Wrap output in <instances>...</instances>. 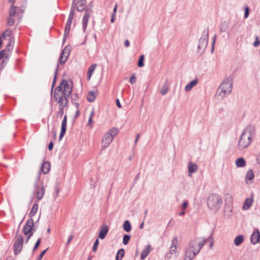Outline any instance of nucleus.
Listing matches in <instances>:
<instances>
[{"instance_id": "nucleus-10", "label": "nucleus", "mask_w": 260, "mask_h": 260, "mask_svg": "<svg viewBox=\"0 0 260 260\" xmlns=\"http://www.w3.org/2000/svg\"><path fill=\"white\" fill-rule=\"evenodd\" d=\"M34 221L32 218H29L24 225L22 232L25 235H27L32 233Z\"/></svg>"}, {"instance_id": "nucleus-42", "label": "nucleus", "mask_w": 260, "mask_h": 260, "mask_svg": "<svg viewBox=\"0 0 260 260\" xmlns=\"http://www.w3.org/2000/svg\"><path fill=\"white\" fill-rule=\"evenodd\" d=\"M131 239V236L129 235L124 234L122 239V243L126 245H127Z\"/></svg>"}, {"instance_id": "nucleus-2", "label": "nucleus", "mask_w": 260, "mask_h": 260, "mask_svg": "<svg viewBox=\"0 0 260 260\" xmlns=\"http://www.w3.org/2000/svg\"><path fill=\"white\" fill-rule=\"evenodd\" d=\"M233 77L229 76L225 78L220 84L217 90V93L221 98H224L230 94L233 89Z\"/></svg>"}, {"instance_id": "nucleus-7", "label": "nucleus", "mask_w": 260, "mask_h": 260, "mask_svg": "<svg viewBox=\"0 0 260 260\" xmlns=\"http://www.w3.org/2000/svg\"><path fill=\"white\" fill-rule=\"evenodd\" d=\"M69 82L71 83V85H70L68 81L65 79H62L61 81V85L62 86L63 88L62 94L67 96H70L73 91V82L71 80H70Z\"/></svg>"}, {"instance_id": "nucleus-46", "label": "nucleus", "mask_w": 260, "mask_h": 260, "mask_svg": "<svg viewBox=\"0 0 260 260\" xmlns=\"http://www.w3.org/2000/svg\"><path fill=\"white\" fill-rule=\"evenodd\" d=\"M12 17L13 16H11V17H9L7 19V25L8 26H11L13 25V24L14 23L15 19Z\"/></svg>"}, {"instance_id": "nucleus-29", "label": "nucleus", "mask_w": 260, "mask_h": 260, "mask_svg": "<svg viewBox=\"0 0 260 260\" xmlns=\"http://www.w3.org/2000/svg\"><path fill=\"white\" fill-rule=\"evenodd\" d=\"M236 165L237 167L242 168L246 166V161L243 157H239L237 158L235 162Z\"/></svg>"}, {"instance_id": "nucleus-50", "label": "nucleus", "mask_w": 260, "mask_h": 260, "mask_svg": "<svg viewBox=\"0 0 260 260\" xmlns=\"http://www.w3.org/2000/svg\"><path fill=\"white\" fill-rule=\"evenodd\" d=\"M249 15V8L248 6L244 7V17L245 19L247 18Z\"/></svg>"}, {"instance_id": "nucleus-53", "label": "nucleus", "mask_w": 260, "mask_h": 260, "mask_svg": "<svg viewBox=\"0 0 260 260\" xmlns=\"http://www.w3.org/2000/svg\"><path fill=\"white\" fill-rule=\"evenodd\" d=\"M5 57H6V58H7L8 54H6V50L3 49L0 51V60Z\"/></svg>"}, {"instance_id": "nucleus-23", "label": "nucleus", "mask_w": 260, "mask_h": 260, "mask_svg": "<svg viewBox=\"0 0 260 260\" xmlns=\"http://www.w3.org/2000/svg\"><path fill=\"white\" fill-rule=\"evenodd\" d=\"M58 68H59V64H58V63H57L56 65V67L55 72H54L53 79V81H52V85H51V95L53 93V88H54V87L55 85L56 82L57 74H58Z\"/></svg>"}, {"instance_id": "nucleus-12", "label": "nucleus", "mask_w": 260, "mask_h": 260, "mask_svg": "<svg viewBox=\"0 0 260 260\" xmlns=\"http://www.w3.org/2000/svg\"><path fill=\"white\" fill-rule=\"evenodd\" d=\"M206 241L207 239H203L201 242H198L197 239H194L190 242L191 247L196 248L197 251V253H199L205 244Z\"/></svg>"}, {"instance_id": "nucleus-30", "label": "nucleus", "mask_w": 260, "mask_h": 260, "mask_svg": "<svg viewBox=\"0 0 260 260\" xmlns=\"http://www.w3.org/2000/svg\"><path fill=\"white\" fill-rule=\"evenodd\" d=\"M96 67V64L94 63V64H92L88 68V72H87V80H89L90 79V78L93 74V72L95 70Z\"/></svg>"}, {"instance_id": "nucleus-52", "label": "nucleus", "mask_w": 260, "mask_h": 260, "mask_svg": "<svg viewBox=\"0 0 260 260\" xmlns=\"http://www.w3.org/2000/svg\"><path fill=\"white\" fill-rule=\"evenodd\" d=\"M49 248H46L45 250L42 251L40 255L37 257V259L36 260H41L42 257H43V256L45 255V254L46 253V251L48 250Z\"/></svg>"}, {"instance_id": "nucleus-32", "label": "nucleus", "mask_w": 260, "mask_h": 260, "mask_svg": "<svg viewBox=\"0 0 260 260\" xmlns=\"http://www.w3.org/2000/svg\"><path fill=\"white\" fill-rule=\"evenodd\" d=\"M76 7V0H73L68 18L73 19Z\"/></svg>"}, {"instance_id": "nucleus-5", "label": "nucleus", "mask_w": 260, "mask_h": 260, "mask_svg": "<svg viewBox=\"0 0 260 260\" xmlns=\"http://www.w3.org/2000/svg\"><path fill=\"white\" fill-rule=\"evenodd\" d=\"M209 39V28H206L203 32L201 38L199 39L198 46V51L204 52L208 45Z\"/></svg>"}, {"instance_id": "nucleus-20", "label": "nucleus", "mask_w": 260, "mask_h": 260, "mask_svg": "<svg viewBox=\"0 0 260 260\" xmlns=\"http://www.w3.org/2000/svg\"><path fill=\"white\" fill-rule=\"evenodd\" d=\"M169 87V81L168 80H166L165 82L164 83L162 86L161 87L160 90V93L162 95L166 94L168 91Z\"/></svg>"}, {"instance_id": "nucleus-41", "label": "nucleus", "mask_w": 260, "mask_h": 260, "mask_svg": "<svg viewBox=\"0 0 260 260\" xmlns=\"http://www.w3.org/2000/svg\"><path fill=\"white\" fill-rule=\"evenodd\" d=\"M144 58L145 56L143 54L140 56L137 63V65L139 67H143L144 66Z\"/></svg>"}, {"instance_id": "nucleus-58", "label": "nucleus", "mask_w": 260, "mask_h": 260, "mask_svg": "<svg viewBox=\"0 0 260 260\" xmlns=\"http://www.w3.org/2000/svg\"><path fill=\"white\" fill-rule=\"evenodd\" d=\"M188 201H184L181 206L182 209L183 210H185L188 207Z\"/></svg>"}, {"instance_id": "nucleus-55", "label": "nucleus", "mask_w": 260, "mask_h": 260, "mask_svg": "<svg viewBox=\"0 0 260 260\" xmlns=\"http://www.w3.org/2000/svg\"><path fill=\"white\" fill-rule=\"evenodd\" d=\"M260 45V41L259 40L258 37L256 36L255 39V41L253 43V46L254 47H258Z\"/></svg>"}, {"instance_id": "nucleus-63", "label": "nucleus", "mask_w": 260, "mask_h": 260, "mask_svg": "<svg viewBox=\"0 0 260 260\" xmlns=\"http://www.w3.org/2000/svg\"><path fill=\"white\" fill-rule=\"evenodd\" d=\"M51 134H52L53 135V139L54 140H56V132L55 129H52V131H51Z\"/></svg>"}, {"instance_id": "nucleus-43", "label": "nucleus", "mask_w": 260, "mask_h": 260, "mask_svg": "<svg viewBox=\"0 0 260 260\" xmlns=\"http://www.w3.org/2000/svg\"><path fill=\"white\" fill-rule=\"evenodd\" d=\"M60 191L59 187V183L58 182L56 183L54 188V192L53 193V196L54 197H57L58 195V193Z\"/></svg>"}, {"instance_id": "nucleus-28", "label": "nucleus", "mask_w": 260, "mask_h": 260, "mask_svg": "<svg viewBox=\"0 0 260 260\" xmlns=\"http://www.w3.org/2000/svg\"><path fill=\"white\" fill-rule=\"evenodd\" d=\"M244 240V237L243 235H240L237 236L234 241L235 245L237 246L240 245Z\"/></svg>"}, {"instance_id": "nucleus-13", "label": "nucleus", "mask_w": 260, "mask_h": 260, "mask_svg": "<svg viewBox=\"0 0 260 260\" xmlns=\"http://www.w3.org/2000/svg\"><path fill=\"white\" fill-rule=\"evenodd\" d=\"M251 243L255 245L257 243H260V232L258 229H255L253 233L250 236Z\"/></svg>"}, {"instance_id": "nucleus-25", "label": "nucleus", "mask_w": 260, "mask_h": 260, "mask_svg": "<svg viewBox=\"0 0 260 260\" xmlns=\"http://www.w3.org/2000/svg\"><path fill=\"white\" fill-rule=\"evenodd\" d=\"M14 44V38L13 37H11V38L9 39V41L6 45V51H8V52L11 51L13 50V46Z\"/></svg>"}, {"instance_id": "nucleus-39", "label": "nucleus", "mask_w": 260, "mask_h": 260, "mask_svg": "<svg viewBox=\"0 0 260 260\" xmlns=\"http://www.w3.org/2000/svg\"><path fill=\"white\" fill-rule=\"evenodd\" d=\"M96 98V95L94 92L91 91L88 92L87 96V100L89 102H93Z\"/></svg>"}, {"instance_id": "nucleus-31", "label": "nucleus", "mask_w": 260, "mask_h": 260, "mask_svg": "<svg viewBox=\"0 0 260 260\" xmlns=\"http://www.w3.org/2000/svg\"><path fill=\"white\" fill-rule=\"evenodd\" d=\"M229 23L227 21H224L220 23L219 25V31L220 32H225L228 28Z\"/></svg>"}, {"instance_id": "nucleus-45", "label": "nucleus", "mask_w": 260, "mask_h": 260, "mask_svg": "<svg viewBox=\"0 0 260 260\" xmlns=\"http://www.w3.org/2000/svg\"><path fill=\"white\" fill-rule=\"evenodd\" d=\"M41 178V171H39L36 178V183L35 184V187L38 188L39 186V182Z\"/></svg>"}, {"instance_id": "nucleus-35", "label": "nucleus", "mask_w": 260, "mask_h": 260, "mask_svg": "<svg viewBox=\"0 0 260 260\" xmlns=\"http://www.w3.org/2000/svg\"><path fill=\"white\" fill-rule=\"evenodd\" d=\"M123 229L126 232H129L132 230V225L130 222L126 220H125L123 224Z\"/></svg>"}, {"instance_id": "nucleus-64", "label": "nucleus", "mask_w": 260, "mask_h": 260, "mask_svg": "<svg viewBox=\"0 0 260 260\" xmlns=\"http://www.w3.org/2000/svg\"><path fill=\"white\" fill-rule=\"evenodd\" d=\"M116 105L117 106V107H118L119 108H121V105L120 101L118 99H117L116 100Z\"/></svg>"}, {"instance_id": "nucleus-36", "label": "nucleus", "mask_w": 260, "mask_h": 260, "mask_svg": "<svg viewBox=\"0 0 260 260\" xmlns=\"http://www.w3.org/2000/svg\"><path fill=\"white\" fill-rule=\"evenodd\" d=\"M71 49V46L70 45H68L64 47V48L62 50L60 54L64 55L66 57H68L70 51Z\"/></svg>"}, {"instance_id": "nucleus-37", "label": "nucleus", "mask_w": 260, "mask_h": 260, "mask_svg": "<svg viewBox=\"0 0 260 260\" xmlns=\"http://www.w3.org/2000/svg\"><path fill=\"white\" fill-rule=\"evenodd\" d=\"M62 91H63V88H62V86L61 85V82H60L59 85L55 88V89L54 90V92L53 95H54V97L57 96L58 95H59V94H61Z\"/></svg>"}, {"instance_id": "nucleus-51", "label": "nucleus", "mask_w": 260, "mask_h": 260, "mask_svg": "<svg viewBox=\"0 0 260 260\" xmlns=\"http://www.w3.org/2000/svg\"><path fill=\"white\" fill-rule=\"evenodd\" d=\"M78 99V96L77 94H76V93L73 94L71 95L72 103L73 104V103H76Z\"/></svg>"}, {"instance_id": "nucleus-15", "label": "nucleus", "mask_w": 260, "mask_h": 260, "mask_svg": "<svg viewBox=\"0 0 260 260\" xmlns=\"http://www.w3.org/2000/svg\"><path fill=\"white\" fill-rule=\"evenodd\" d=\"M109 231V227L108 225H103L100 228L98 238L101 239H104L106 237Z\"/></svg>"}, {"instance_id": "nucleus-48", "label": "nucleus", "mask_w": 260, "mask_h": 260, "mask_svg": "<svg viewBox=\"0 0 260 260\" xmlns=\"http://www.w3.org/2000/svg\"><path fill=\"white\" fill-rule=\"evenodd\" d=\"M41 240H42L41 238H39L37 240V242H36V243L34 246V248L32 249L33 252H35L38 248V247H39L40 244L41 243Z\"/></svg>"}, {"instance_id": "nucleus-19", "label": "nucleus", "mask_w": 260, "mask_h": 260, "mask_svg": "<svg viewBox=\"0 0 260 260\" xmlns=\"http://www.w3.org/2000/svg\"><path fill=\"white\" fill-rule=\"evenodd\" d=\"M178 244V237H174L172 240L171 246L170 247V252L171 254L176 252L177 250V245Z\"/></svg>"}, {"instance_id": "nucleus-26", "label": "nucleus", "mask_w": 260, "mask_h": 260, "mask_svg": "<svg viewBox=\"0 0 260 260\" xmlns=\"http://www.w3.org/2000/svg\"><path fill=\"white\" fill-rule=\"evenodd\" d=\"M38 210V204L35 203L33 204L30 212L28 214L30 218H32L37 213Z\"/></svg>"}, {"instance_id": "nucleus-8", "label": "nucleus", "mask_w": 260, "mask_h": 260, "mask_svg": "<svg viewBox=\"0 0 260 260\" xmlns=\"http://www.w3.org/2000/svg\"><path fill=\"white\" fill-rule=\"evenodd\" d=\"M69 96L61 93L56 97L53 95V98L54 101L58 104L59 107H67L68 104V98Z\"/></svg>"}, {"instance_id": "nucleus-14", "label": "nucleus", "mask_w": 260, "mask_h": 260, "mask_svg": "<svg viewBox=\"0 0 260 260\" xmlns=\"http://www.w3.org/2000/svg\"><path fill=\"white\" fill-rule=\"evenodd\" d=\"M86 0H77L76 3V10L79 12L85 11L87 8L86 7Z\"/></svg>"}, {"instance_id": "nucleus-54", "label": "nucleus", "mask_w": 260, "mask_h": 260, "mask_svg": "<svg viewBox=\"0 0 260 260\" xmlns=\"http://www.w3.org/2000/svg\"><path fill=\"white\" fill-rule=\"evenodd\" d=\"M129 82L131 84H134L136 82V77L135 74H133L130 78Z\"/></svg>"}, {"instance_id": "nucleus-6", "label": "nucleus", "mask_w": 260, "mask_h": 260, "mask_svg": "<svg viewBox=\"0 0 260 260\" xmlns=\"http://www.w3.org/2000/svg\"><path fill=\"white\" fill-rule=\"evenodd\" d=\"M18 233L19 231L17 230L15 237V241L13 245L14 253L15 255L20 253L23 247V237L22 235Z\"/></svg>"}, {"instance_id": "nucleus-9", "label": "nucleus", "mask_w": 260, "mask_h": 260, "mask_svg": "<svg viewBox=\"0 0 260 260\" xmlns=\"http://www.w3.org/2000/svg\"><path fill=\"white\" fill-rule=\"evenodd\" d=\"M85 11V13L82 19V28L84 32L86 30L89 18H90L91 14L92 13V11L91 8H87Z\"/></svg>"}, {"instance_id": "nucleus-49", "label": "nucleus", "mask_w": 260, "mask_h": 260, "mask_svg": "<svg viewBox=\"0 0 260 260\" xmlns=\"http://www.w3.org/2000/svg\"><path fill=\"white\" fill-rule=\"evenodd\" d=\"M17 7L12 6L10 11V16H14L16 13Z\"/></svg>"}, {"instance_id": "nucleus-3", "label": "nucleus", "mask_w": 260, "mask_h": 260, "mask_svg": "<svg viewBox=\"0 0 260 260\" xmlns=\"http://www.w3.org/2000/svg\"><path fill=\"white\" fill-rule=\"evenodd\" d=\"M222 203V198L218 194L212 193L208 197L207 205L209 209L215 212L217 211L221 207Z\"/></svg>"}, {"instance_id": "nucleus-21", "label": "nucleus", "mask_w": 260, "mask_h": 260, "mask_svg": "<svg viewBox=\"0 0 260 260\" xmlns=\"http://www.w3.org/2000/svg\"><path fill=\"white\" fill-rule=\"evenodd\" d=\"M198 82V79H194V80L189 82L185 86V90L186 91H189L191 90L193 87L196 86Z\"/></svg>"}, {"instance_id": "nucleus-22", "label": "nucleus", "mask_w": 260, "mask_h": 260, "mask_svg": "<svg viewBox=\"0 0 260 260\" xmlns=\"http://www.w3.org/2000/svg\"><path fill=\"white\" fill-rule=\"evenodd\" d=\"M151 249V246L150 245H147L144 249L142 251L141 254V259H144L148 255V254L150 252Z\"/></svg>"}, {"instance_id": "nucleus-62", "label": "nucleus", "mask_w": 260, "mask_h": 260, "mask_svg": "<svg viewBox=\"0 0 260 260\" xmlns=\"http://www.w3.org/2000/svg\"><path fill=\"white\" fill-rule=\"evenodd\" d=\"M140 173H138L137 175L135 176L134 179V182L135 183H136L137 182V180H138L139 179H140Z\"/></svg>"}, {"instance_id": "nucleus-34", "label": "nucleus", "mask_w": 260, "mask_h": 260, "mask_svg": "<svg viewBox=\"0 0 260 260\" xmlns=\"http://www.w3.org/2000/svg\"><path fill=\"white\" fill-rule=\"evenodd\" d=\"M125 254V250L123 248L120 249L117 252L115 259L116 260H121Z\"/></svg>"}, {"instance_id": "nucleus-56", "label": "nucleus", "mask_w": 260, "mask_h": 260, "mask_svg": "<svg viewBox=\"0 0 260 260\" xmlns=\"http://www.w3.org/2000/svg\"><path fill=\"white\" fill-rule=\"evenodd\" d=\"M66 107H59V111L57 113L58 115L61 117L63 114L64 108Z\"/></svg>"}, {"instance_id": "nucleus-16", "label": "nucleus", "mask_w": 260, "mask_h": 260, "mask_svg": "<svg viewBox=\"0 0 260 260\" xmlns=\"http://www.w3.org/2000/svg\"><path fill=\"white\" fill-rule=\"evenodd\" d=\"M188 176H191L192 174L198 171V166L196 164L190 161L188 164Z\"/></svg>"}, {"instance_id": "nucleus-11", "label": "nucleus", "mask_w": 260, "mask_h": 260, "mask_svg": "<svg viewBox=\"0 0 260 260\" xmlns=\"http://www.w3.org/2000/svg\"><path fill=\"white\" fill-rule=\"evenodd\" d=\"M196 252H197L196 249L191 247L190 243L188 247L186 249L185 256L188 258V260H192L199 253Z\"/></svg>"}, {"instance_id": "nucleus-1", "label": "nucleus", "mask_w": 260, "mask_h": 260, "mask_svg": "<svg viewBox=\"0 0 260 260\" xmlns=\"http://www.w3.org/2000/svg\"><path fill=\"white\" fill-rule=\"evenodd\" d=\"M254 136V127L251 125L246 127L240 137L238 144L239 149L242 150L247 147L251 143L252 138Z\"/></svg>"}, {"instance_id": "nucleus-33", "label": "nucleus", "mask_w": 260, "mask_h": 260, "mask_svg": "<svg viewBox=\"0 0 260 260\" xmlns=\"http://www.w3.org/2000/svg\"><path fill=\"white\" fill-rule=\"evenodd\" d=\"M12 31L10 29L7 28L4 32H3L0 37L1 38V40H6L7 37H9V38H11V35Z\"/></svg>"}, {"instance_id": "nucleus-38", "label": "nucleus", "mask_w": 260, "mask_h": 260, "mask_svg": "<svg viewBox=\"0 0 260 260\" xmlns=\"http://www.w3.org/2000/svg\"><path fill=\"white\" fill-rule=\"evenodd\" d=\"M73 19L68 18L65 26L64 32L66 34H69L71 29V25Z\"/></svg>"}, {"instance_id": "nucleus-40", "label": "nucleus", "mask_w": 260, "mask_h": 260, "mask_svg": "<svg viewBox=\"0 0 260 260\" xmlns=\"http://www.w3.org/2000/svg\"><path fill=\"white\" fill-rule=\"evenodd\" d=\"M67 115H65L64 116L63 119L61 122V129L67 131Z\"/></svg>"}, {"instance_id": "nucleus-24", "label": "nucleus", "mask_w": 260, "mask_h": 260, "mask_svg": "<svg viewBox=\"0 0 260 260\" xmlns=\"http://www.w3.org/2000/svg\"><path fill=\"white\" fill-rule=\"evenodd\" d=\"M253 203V199L252 197L251 198H246L245 201L243 205L242 208L243 210H247L252 205Z\"/></svg>"}, {"instance_id": "nucleus-47", "label": "nucleus", "mask_w": 260, "mask_h": 260, "mask_svg": "<svg viewBox=\"0 0 260 260\" xmlns=\"http://www.w3.org/2000/svg\"><path fill=\"white\" fill-rule=\"evenodd\" d=\"M99 244V239L97 238L93 243V245L92 247L93 252H96L97 251V249H98Z\"/></svg>"}, {"instance_id": "nucleus-59", "label": "nucleus", "mask_w": 260, "mask_h": 260, "mask_svg": "<svg viewBox=\"0 0 260 260\" xmlns=\"http://www.w3.org/2000/svg\"><path fill=\"white\" fill-rule=\"evenodd\" d=\"M54 143L52 141H50L48 144V148L49 151H51L53 148Z\"/></svg>"}, {"instance_id": "nucleus-17", "label": "nucleus", "mask_w": 260, "mask_h": 260, "mask_svg": "<svg viewBox=\"0 0 260 260\" xmlns=\"http://www.w3.org/2000/svg\"><path fill=\"white\" fill-rule=\"evenodd\" d=\"M50 170V163L49 161L44 162L41 166L40 171H42L44 174H47Z\"/></svg>"}, {"instance_id": "nucleus-27", "label": "nucleus", "mask_w": 260, "mask_h": 260, "mask_svg": "<svg viewBox=\"0 0 260 260\" xmlns=\"http://www.w3.org/2000/svg\"><path fill=\"white\" fill-rule=\"evenodd\" d=\"M254 175L253 173V171L250 169L249 170L246 175L245 177V182L246 183H248V181H252L254 178Z\"/></svg>"}, {"instance_id": "nucleus-18", "label": "nucleus", "mask_w": 260, "mask_h": 260, "mask_svg": "<svg viewBox=\"0 0 260 260\" xmlns=\"http://www.w3.org/2000/svg\"><path fill=\"white\" fill-rule=\"evenodd\" d=\"M36 188V199L39 201L41 200L44 194L45 190L44 188V186H42L40 188H39V186H38V188Z\"/></svg>"}, {"instance_id": "nucleus-44", "label": "nucleus", "mask_w": 260, "mask_h": 260, "mask_svg": "<svg viewBox=\"0 0 260 260\" xmlns=\"http://www.w3.org/2000/svg\"><path fill=\"white\" fill-rule=\"evenodd\" d=\"M67 59H68L67 57H66V56L64 57V55L60 54L58 62H59V63L61 64H63L65 63ZM57 63L59 64V62H58Z\"/></svg>"}, {"instance_id": "nucleus-57", "label": "nucleus", "mask_w": 260, "mask_h": 260, "mask_svg": "<svg viewBox=\"0 0 260 260\" xmlns=\"http://www.w3.org/2000/svg\"><path fill=\"white\" fill-rule=\"evenodd\" d=\"M66 133V130H63V129L60 130V133L59 136V141L61 140L62 138L64 137Z\"/></svg>"}, {"instance_id": "nucleus-4", "label": "nucleus", "mask_w": 260, "mask_h": 260, "mask_svg": "<svg viewBox=\"0 0 260 260\" xmlns=\"http://www.w3.org/2000/svg\"><path fill=\"white\" fill-rule=\"evenodd\" d=\"M118 128L112 127L105 134L102 139V150L105 149L108 147L112 142L114 137L118 134Z\"/></svg>"}, {"instance_id": "nucleus-60", "label": "nucleus", "mask_w": 260, "mask_h": 260, "mask_svg": "<svg viewBox=\"0 0 260 260\" xmlns=\"http://www.w3.org/2000/svg\"><path fill=\"white\" fill-rule=\"evenodd\" d=\"M69 35V34H66V32H64L63 38V40H62V44L63 45L65 43Z\"/></svg>"}, {"instance_id": "nucleus-61", "label": "nucleus", "mask_w": 260, "mask_h": 260, "mask_svg": "<svg viewBox=\"0 0 260 260\" xmlns=\"http://www.w3.org/2000/svg\"><path fill=\"white\" fill-rule=\"evenodd\" d=\"M74 237V236L73 235H71L69 237V238L67 241V243H66V245H68L70 244V243L71 242V241L72 240L73 238Z\"/></svg>"}]
</instances>
